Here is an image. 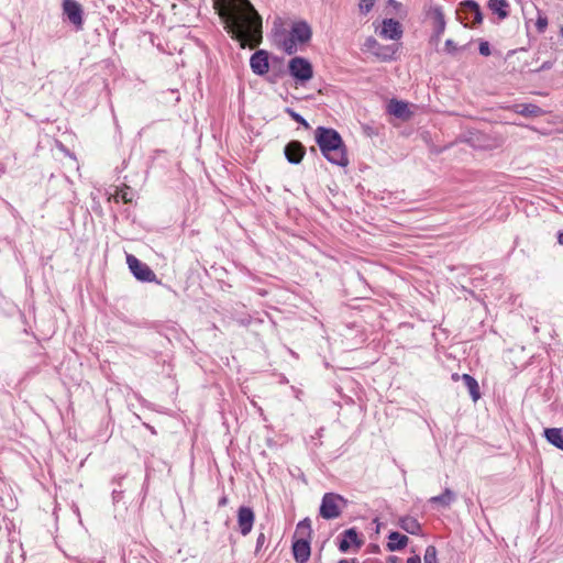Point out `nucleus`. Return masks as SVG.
Returning a JSON list of instances; mask_svg holds the SVG:
<instances>
[{
	"label": "nucleus",
	"mask_w": 563,
	"mask_h": 563,
	"mask_svg": "<svg viewBox=\"0 0 563 563\" xmlns=\"http://www.w3.org/2000/svg\"><path fill=\"white\" fill-rule=\"evenodd\" d=\"M214 8L233 38L247 37L262 30V18L250 0H214Z\"/></svg>",
	"instance_id": "f257e3e1"
},
{
	"label": "nucleus",
	"mask_w": 563,
	"mask_h": 563,
	"mask_svg": "<svg viewBox=\"0 0 563 563\" xmlns=\"http://www.w3.org/2000/svg\"><path fill=\"white\" fill-rule=\"evenodd\" d=\"M314 141L329 163L340 167H346L350 164L346 145L335 129L318 126L314 130Z\"/></svg>",
	"instance_id": "f03ea898"
},
{
	"label": "nucleus",
	"mask_w": 563,
	"mask_h": 563,
	"mask_svg": "<svg viewBox=\"0 0 563 563\" xmlns=\"http://www.w3.org/2000/svg\"><path fill=\"white\" fill-rule=\"evenodd\" d=\"M311 36V26L306 21H297L292 23L288 34L285 30L277 31L274 41L287 55H294L298 51V45L307 44Z\"/></svg>",
	"instance_id": "7ed1b4c3"
},
{
	"label": "nucleus",
	"mask_w": 563,
	"mask_h": 563,
	"mask_svg": "<svg viewBox=\"0 0 563 563\" xmlns=\"http://www.w3.org/2000/svg\"><path fill=\"white\" fill-rule=\"evenodd\" d=\"M347 505L349 500L342 495L333 492L325 493L319 506V516L324 520L336 519Z\"/></svg>",
	"instance_id": "20e7f679"
},
{
	"label": "nucleus",
	"mask_w": 563,
	"mask_h": 563,
	"mask_svg": "<svg viewBox=\"0 0 563 563\" xmlns=\"http://www.w3.org/2000/svg\"><path fill=\"white\" fill-rule=\"evenodd\" d=\"M287 70L297 86H305L313 78V66L311 62L303 56H294L290 58L287 64Z\"/></svg>",
	"instance_id": "39448f33"
},
{
	"label": "nucleus",
	"mask_w": 563,
	"mask_h": 563,
	"mask_svg": "<svg viewBox=\"0 0 563 563\" xmlns=\"http://www.w3.org/2000/svg\"><path fill=\"white\" fill-rule=\"evenodd\" d=\"M455 13L456 20L460 21L464 27H473L474 25L482 24L484 20L481 5L475 0L461 1Z\"/></svg>",
	"instance_id": "423d86ee"
},
{
	"label": "nucleus",
	"mask_w": 563,
	"mask_h": 563,
	"mask_svg": "<svg viewBox=\"0 0 563 563\" xmlns=\"http://www.w3.org/2000/svg\"><path fill=\"white\" fill-rule=\"evenodd\" d=\"M126 264L135 279L142 283H159L153 269L132 254H126Z\"/></svg>",
	"instance_id": "0eeeda50"
},
{
	"label": "nucleus",
	"mask_w": 563,
	"mask_h": 563,
	"mask_svg": "<svg viewBox=\"0 0 563 563\" xmlns=\"http://www.w3.org/2000/svg\"><path fill=\"white\" fill-rule=\"evenodd\" d=\"M364 47L383 62L395 60L398 49L395 44L383 45L373 36H368L365 40Z\"/></svg>",
	"instance_id": "6e6552de"
},
{
	"label": "nucleus",
	"mask_w": 563,
	"mask_h": 563,
	"mask_svg": "<svg viewBox=\"0 0 563 563\" xmlns=\"http://www.w3.org/2000/svg\"><path fill=\"white\" fill-rule=\"evenodd\" d=\"M272 55L266 49H257L250 57V68L256 76H266L272 67L271 63Z\"/></svg>",
	"instance_id": "1a4fd4ad"
},
{
	"label": "nucleus",
	"mask_w": 563,
	"mask_h": 563,
	"mask_svg": "<svg viewBox=\"0 0 563 563\" xmlns=\"http://www.w3.org/2000/svg\"><path fill=\"white\" fill-rule=\"evenodd\" d=\"M63 13L67 20L74 25L76 31H81L84 27V9L82 5L76 0L63 1Z\"/></svg>",
	"instance_id": "9d476101"
},
{
	"label": "nucleus",
	"mask_w": 563,
	"mask_h": 563,
	"mask_svg": "<svg viewBox=\"0 0 563 563\" xmlns=\"http://www.w3.org/2000/svg\"><path fill=\"white\" fill-rule=\"evenodd\" d=\"M427 15L433 20V32L430 37V42L439 43L446 26L443 10L440 5L430 7V9L427 11Z\"/></svg>",
	"instance_id": "9b49d317"
},
{
	"label": "nucleus",
	"mask_w": 563,
	"mask_h": 563,
	"mask_svg": "<svg viewBox=\"0 0 563 563\" xmlns=\"http://www.w3.org/2000/svg\"><path fill=\"white\" fill-rule=\"evenodd\" d=\"M236 522L239 532L245 537L250 534L255 522V512L250 506H240L236 511Z\"/></svg>",
	"instance_id": "f8f14e48"
},
{
	"label": "nucleus",
	"mask_w": 563,
	"mask_h": 563,
	"mask_svg": "<svg viewBox=\"0 0 563 563\" xmlns=\"http://www.w3.org/2000/svg\"><path fill=\"white\" fill-rule=\"evenodd\" d=\"M291 553L296 563H307L311 555V540L292 538Z\"/></svg>",
	"instance_id": "ddd939ff"
},
{
	"label": "nucleus",
	"mask_w": 563,
	"mask_h": 563,
	"mask_svg": "<svg viewBox=\"0 0 563 563\" xmlns=\"http://www.w3.org/2000/svg\"><path fill=\"white\" fill-rule=\"evenodd\" d=\"M271 63L272 67L266 76V81L274 85L283 79L288 74V70L283 56L272 55Z\"/></svg>",
	"instance_id": "4468645a"
},
{
	"label": "nucleus",
	"mask_w": 563,
	"mask_h": 563,
	"mask_svg": "<svg viewBox=\"0 0 563 563\" xmlns=\"http://www.w3.org/2000/svg\"><path fill=\"white\" fill-rule=\"evenodd\" d=\"M306 154L305 145L298 140L289 141L284 147L285 158L289 164L298 165Z\"/></svg>",
	"instance_id": "2eb2a0df"
},
{
	"label": "nucleus",
	"mask_w": 563,
	"mask_h": 563,
	"mask_svg": "<svg viewBox=\"0 0 563 563\" xmlns=\"http://www.w3.org/2000/svg\"><path fill=\"white\" fill-rule=\"evenodd\" d=\"M352 544L357 549H360L363 544V540L358 537V532L355 527L349 528L342 532L341 539L338 543L339 551L346 553L349 552Z\"/></svg>",
	"instance_id": "dca6fc26"
},
{
	"label": "nucleus",
	"mask_w": 563,
	"mask_h": 563,
	"mask_svg": "<svg viewBox=\"0 0 563 563\" xmlns=\"http://www.w3.org/2000/svg\"><path fill=\"white\" fill-rule=\"evenodd\" d=\"M402 25L399 21L387 18L383 20L379 35L384 38L397 41L402 36Z\"/></svg>",
	"instance_id": "f3484780"
},
{
	"label": "nucleus",
	"mask_w": 563,
	"mask_h": 563,
	"mask_svg": "<svg viewBox=\"0 0 563 563\" xmlns=\"http://www.w3.org/2000/svg\"><path fill=\"white\" fill-rule=\"evenodd\" d=\"M387 112L397 119L407 120L411 115L408 103L402 100L393 98L387 104Z\"/></svg>",
	"instance_id": "a211bd4d"
},
{
	"label": "nucleus",
	"mask_w": 563,
	"mask_h": 563,
	"mask_svg": "<svg viewBox=\"0 0 563 563\" xmlns=\"http://www.w3.org/2000/svg\"><path fill=\"white\" fill-rule=\"evenodd\" d=\"M388 542L386 548L390 552H396L405 549L409 542V538L398 531H390L387 536Z\"/></svg>",
	"instance_id": "6ab92c4d"
},
{
	"label": "nucleus",
	"mask_w": 563,
	"mask_h": 563,
	"mask_svg": "<svg viewBox=\"0 0 563 563\" xmlns=\"http://www.w3.org/2000/svg\"><path fill=\"white\" fill-rule=\"evenodd\" d=\"M512 110L515 113L527 118L541 117L545 113L542 108L534 103H516L512 106Z\"/></svg>",
	"instance_id": "aec40b11"
},
{
	"label": "nucleus",
	"mask_w": 563,
	"mask_h": 563,
	"mask_svg": "<svg viewBox=\"0 0 563 563\" xmlns=\"http://www.w3.org/2000/svg\"><path fill=\"white\" fill-rule=\"evenodd\" d=\"M398 526L407 533L412 536H420L422 533L421 523L411 516H402L398 520Z\"/></svg>",
	"instance_id": "412c9836"
},
{
	"label": "nucleus",
	"mask_w": 563,
	"mask_h": 563,
	"mask_svg": "<svg viewBox=\"0 0 563 563\" xmlns=\"http://www.w3.org/2000/svg\"><path fill=\"white\" fill-rule=\"evenodd\" d=\"M487 7L499 20H505L510 14V4L507 0H488Z\"/></svg>",
	"instance_id": "4be33fe9"
},
{
	"label": "nucleus",
	"mask_w": 563,
	"mask_h": 563,
	"mask_svg": "<svg viewBox=\"0 0 563 563\" xmlns=\"http://www.w3.org/2000/svg\"><path fill=\"white\" fill-rule=\"evenodd\" d=\"M456 499V494L451 488H444L443 493L433 496L429 499L431 505H438L442 508H449L453 501Z\"/></svg>",
	"instance_id": "5701e85b"
},
{
	"label": "nucleus",
	"mask_w": 563,
	"mask_h": 563,
	"mask_svg": "<svg viewBox=\"0 0 563 563\" xmlns=\"http://www.w3.org/2000/svg\"><path fill=\"white\" fill-rule=\"evenodd\" d=\"M545 440L553 446L563 451V431L560 428H548L544 430Z\"/></svg>",
	"instance_id": "b1692460"
},
{
	"label": "nucleus",
	"mask_w": 563,
	"mask_h": 563,
	"mask_svg": "<svg viewBox=\"0 0 563 563\" xmlns=\"http://www.w3.org/2000/svg\"><path fill=\"white\" fill-rule=\"evenodd\" d=\"M461 379L463 380L464 385L466 386L472 400L477 401L481 398L482 394H481L479 386H478V383L475 379V377H473L470 374H463L461 376Z\"/></svg>",
	"instance_id": "393cba45"
},
{
	"label": "nucleus",
	"mask_w": 563,
	"mask_h": 563,
	"mask_svg": "<svg viewBox=\"0 0 563 563\" xmlns=\"http://www.w3.org/2000/svg\"><path fill=\"white\" fill-rule=\"evenodd\" d=\"M312 528L310 518L306 517L297 523L292 538H306L311 540Z\"/></svg>",
	"instance_id": "a878e982"
},
{
	"label": "nucleus",
	"mask_w": 563,
	"mask_h": 563,
	"mask_svg": "<svg viewBox=\"0 0 563 563\" xmlns=\"http://www.w3.org/2000/svg\"><path fill=\"white\" fill-rule=\"evenodd\" d=\"M285 112L302 128L310 129V124L308 123V121L300 113L296 112L292 108H285Z\"/></svg>",
	"instance_id": "bb28decb"
},
{
	"label": "nucleus",
	"mask_w": 563,
	"mask_h": 563,
	"mask_svg": "<svg viewBox=\"0 0 563 563\" xmlns=\"http://www.w3.org/2000/svg\"><path fill=\"white\" fill-rule=\"evenodd\" d=\"M423 561L424 563H438V550L434 545L430 544L426 548Z\"/></svg>",
	"instance_id": "cd10ccee"
},
{
	"label": "nucleus",
	"mask_w": 563,
	"mask_h": 563,
	"mask_svg": "<svg viewBox=\"0 0 563 563\" xmlns=\"http://www.w3.org/2000/svg\"><path fill=\"white\" fill-rule=\"evenodd\" d=\"M547 26H548L547 15L539 13L537 22H536V27H537L538 33H540V34L544 33L547 30Z\"/></svg>",
	"instance_id": "c85d7f7f"
},
{
	"label": "nucleus",
	"mask_w": 563,
	"mask_h": 563,
	"mask_svg": "<svg viewBox=\"0 0 563 563\" xmlns=\"http://www.w3.org/2000/svg\"><path fill=\"white\" fill-rule=\"evenodd\" d=\"M266 536L264 532H260L257 538H256V544H255V551H254V554L255 556H257L261 552V550L263 549V547L265 545L266 543Z\"/></svg>",
	"instance_id": "c756f323"
},
{
	"label": "nucleus",
	"mask_w": 563,
	"mask_h": 563,
	"mask_svg": "<svg viewBox=\"0 0 563 563\" xmlns=\"http://www.w3.org/2000/svg\"><path fill=\"white\" fill-rule=\"evenodd\" d=\"M460 48L457 47L456 43L451 40V38H448L445 41V44H444V51L449 54V55H455L456 52L459 51Z\"/></svg>",
	"instance_id": "7c9ffc66"
},
{
	"label": "nucleus",
	"mask_w": 563,
	"mask_h": 563,
	"mask_svg": "<svg viewBox=\"0 0 563 563\" xmlns=\"http://www.w3.org/2000/svg\"><path fill=\"white\" fill-rule=\"evenodd\" d=\"M478 52L482 56H489L492 54L489 43L485 40H481L478 45Z\"/></svg>",
	"instance_id": "2f4dec72"
},
{
	"label": "nucleus",
	"mask_w": 563,
	"mask_h": 563,
	"mask_svg": "<svg viewBox=\"0 0 563 563\" xmlns=\"http://www.w3.org/2000/svg\"><path fill=\"white\" fill-rule=\"evenodd\" d=\"M375 0H362L358 4L360 11L363 14H367L374 7Z\"/></svg>",
	"instance_id": "473e14b6"
},
{
	"label": "nucleus",
	"mask_w": 563,
	"mask_h": 563,
	"mask_svg": "<svg viewBox=\"0 0 563 563\" xmlns=\"http://www.w3.org/2000/svg\"><path fill=\"white\" fill-rule=\"evenodd\" d=\"M362 129H363V132H364L367 136H371V137H372V136H376V135H378V133H379V129H378V128H376V126H372V125H368V124H364V125L362 126Z\"/></svg>",
	"instance_id": "72a5a7b5"
},
{
	"label": "nucleus",
	"mask_w": 563,
	"mask_h": 563,
	"mask_svg": "<svg viewBox=\"0 0 563 563\" xmlns=\"http://www.w3.org/2000/svg\"><path fill=\"white\" fill-rule=\"evenodd\" d=\"M124 492L122 489L114 488L111 493L113 504H118L122 500Z\"/></svg>",
	"instance_id": "f704fd0d"
},
{
	"label": "nucleus",
	"mask_w": 563,
	"mask_h": 563,
	"mask_svg": "<svg viewBox=\"0 0 563 563\" xmlns=\"http://www.w3.org/2000/svg\"><path fill=\"white\" fill-rule=\"evenodd\" d=\"M553 62L552 60H545L541 64L540 67H538L537 69H534L533 71L534 73H541V71H544V70H549L553 67Z\"/></svg>",
	"instance_id": "c9c22d12"
},
{
	"label": "nucleus",
	"mask_w": 563,
	"mask_h": 563,
	"mask_svg": "<svg viewBox=\"0 0 563 563\" xmlns=\"http://www.w3.org/2000/svg\"><path fill=\"white\" fill-rule=\"evenodd\" d=\"M229 503V498L225 493L219 498L218 500V507H225Z\"/></svg>",
	"instance_id": "e433bc0d"
},
{
	"label": "nucleus",
	"mask_w": 563,
	"mask_h": 563,
	"mask_svg": "<svg viewBox=\"0 0 563 563\" xmlns=\"http://www.w3.org/2000/svg\"><path fill=\"white\" fill-rule=\"evenodd\" d=\"M407 563H421V558L419 554H415L407 559Z\"/></svg>",
	"instance_id": "4c0bfd02"
},
{
	"label": "nucleus",
	"mask_w": 563,
	"mask_h": 563,
	"mask_svg": "<svg viewBox=\"0 0 563 563\" xmlns=\"http://www.w3.org/2000/svg\"><path fill=\"white\" fill-rule=\"evenodd\" d=\"M147 492H148V485H147V483H144L143 487H142V490H141V494H142V501H141V504L144 503V500L146 498V495H147Z\"/></svg>",
	"instance_id": "58836bf2"
},
{
	"label": "nucleus",
	"mask_w": 563,
	"mask_h": 563,
	"mask_svg": "<svg viewBox=\"0 0 563 563\" xmlns=\"http://www.w3.org/2000/svg\"><path fill=\"white\" fill-rule=\"evenodd\" d=\"M387 3L394 7L395 9H399L401 7V3L396 0H387Z\"/></svg>",
	"instance_id": "ea45409f"
},
{
	"label": "nucleus",
	"mask_w": 563,
	"mask_h": 563,
	"mask_svg": "<svg viewBox=\"0 0 563 563\" xmlns=\"http://www.w3.org/2000/svg\"><path fill=\"white\" fill-rule=\"evenodd\" d=\"M123 479V476H114L111 481L112 484H115L118 486H121V482Z\"/></svg>",
	"instance_id": "a19ab883"
},
{
	"label": "nucleus",
	"mask_w": 563,
	"mask_h": 563,
	"mask_svg": "<svg viewBox=\"0 0 563 563\" xmlns=\"http://www.w3.org/2000/svg\"><path fill=\"white\" fill-rule=\"evenodd\" d=\"M121 199H122L124 202H126V203L132 201V198L129 196V194H128V192H123V194L121 195Z\"/></svg>",
	"instance_id": "79ce46f5"
},
{
	"label": "nucleus",
	"mask_w": 563,
	"mask_h": 563,
	"mask_svg": "<svg viewBox=\"0 0 563 563\" xmlns=\"http://www.w3.org/2000/svg\"><path fill=\"white\" fill-rule=\"evenodd\" d=\"M387 562L388 563H399V559L395 555H390V556H388Z\"/></svg>",
	"instance_id": "37998d69"
},
{
	"label": "nucleus",
	"mask_w": 563,
	"mask_h": 563,
	"mask_svg": "<svg viewBox=\"0 0 563 563\" xmlns=\"http://www.w3.org/2000/svg\"><path fill=\"white\" fill-rule=\"evenodd\" d=\"M558 243L563 245V231L558 232Z\"/></svg>",
	"instance_id": "c03bdc74"
},
{
	"label": "nucleus",
	"mask_w": 563,
	"mask_h": 563,
	"mask_svg": "<svg viewBox=\"0 0 563 563\" xmlns=\"http://www.w3.org/2000/svg\"><path fill=\"white\" fill-rule=\"evenodd\" d=\"M338 563H357L356 559H352L351 561L346 559H341Z\"/></svg>",
	"instance_id": "a18cd8bd"
},
{
	"label": "nucleus",
	"mask_w": 563,
	"mask_h": 563,
	"mask_svg": "<svg viewBox=\"0 0 563 563\" xmlns=\"http://www.w3.org/2000/svg\"><path fill=\"white\" fill-rule=\"evenodd\" d=\"M145 427L151 431L152 434H156V430H155L154 427H152V426H150L147 423H145Z\"/></svg>",
	"instance_id": "49530a36"
},
{
	"label": "nucleus",
	"mask_w": 563,
	"mask_h": 563,
	"mask_svg": "<svg viewBox=\"0 0 563 563\" xmlns=\"http://www.w3.org/2000/svg\"><path fill=\"white\" fill-rule=\"evenodd\" d=\"M150 328H152V329H156L157 331H159V329H158V328H159V324H158V323H156V322L151 323Z\"/></svg>",
	"instance_id": "de8ad7c7"
},
{
	"label": "nucleus",
	"mask_w": 563,
	"mask_h": 563,
	"mask_svg": "<svg viewBox=\"0 0 563 563\" xmlns=\"http://www.w3.org/2000/svg\"><path fill=\"white\" fill-rule=\"evenodd\" d=\"M310 154L317 155V148L314 146H311L309 148Z\"/></svg>",
	"instance_id": "09e8293b"
},
{
	"label": "nucleus",
	"mask_w": 563,
	"mask_h": 563,
	"mask_svg": "<svg viewBox=\"0 0 563 563\" xmlns=\"http://www.w3.org/2000/svg\"><path fill=\"white\" fill-rule=\"evenodd\" d=\"M452 378H453L454 380H457V379H459V375H457V374H453V375H452Z\"/></svg>",
	"instance_id": "8fccbe9b"
},
{
	"label": "nucleus",
	"mask_w": 563,
	"mask_h": 563,
	"mask_svg": "<svg viewBox=\"0 0 563 563\" xmlns=\"http://www.w3.org/2000/svg\"><path fill=\"white\" fill-rule=\"evenodd\" d=\"M560 34H561V36L563 37V26H562V27H561V30H560Z\"/></svg>",
	"instance_id": "3c124183"
}]
</instances>
